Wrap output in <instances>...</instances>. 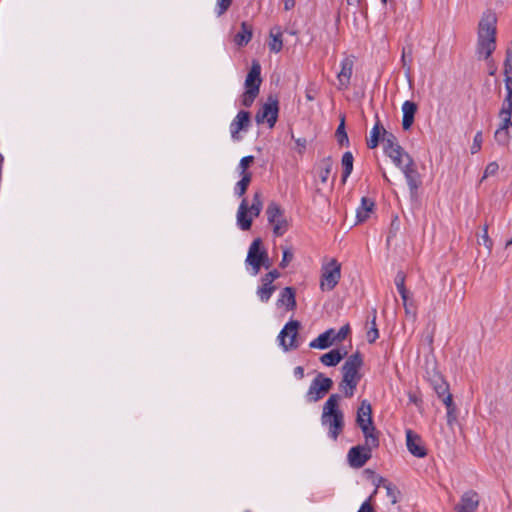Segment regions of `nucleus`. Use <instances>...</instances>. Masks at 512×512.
<instances>
[{
  "mask_svg": "<svg viewBox=\"0 0 512 512\" xmlns=\"http://www.w3.org/2000/svg\"><path fill=\"white\" fill-rule=\"evenodd\" d=\"M497 17L491 11L485 12L478 24L477 55L488 59L496 48Z\"/></svg>",
  "mask_w": 512,
  "mask_h": 512,
  "instance_id": "obj_1",
  "label": "nucleus"
},
{
  "mask_svg": "<svg viewBox=\"0 0 512 512\" xmlns=\"http://www.w3.org/2000/svg\"><path fill=\"white\" fill-rule=\"evenodd\" d=\"M339 394H332L323 405L321 424L328 429V435L337 440L344 428V414L339 409Z\"/></svg>",
  "mask_w": 512,
  "mask_h": 512,
  "instance_id": "obj_2",
  "label": "nucleus"
},
{
  "mask_svg": "<svg viewBox=\"0 0 512 512\" xmlns=\"http://www.w3.org/2000/svg\"><path fill=\"white\" fill-rule=\"evenodd\" d=\"M386 155L403 172L411 193H415L421 185V179L413 158L403 148L392 149Z\"/></svg>",
  "mask_w": 512,
  "mask_h": 512,
  "instance_id": "obj_3",
  "label": "nucleus"
},
{
  "mask_svg": "<svg viewBox=\"0 0 512 512\" xmlns=\"http://www.w3.org/2000/svg\"><path fill=\"white\" fill-rule=\"evenodd\" d=\"M266 214L268 222L273 226L274 235L277 237L284 235L289 228V223L281 207L277 203L271 202L267 207Z\"/></svg>",
  "mask_w": 512,
  "mask_h": 512,
  "instance_id": "obj_4",
  "label": "nucleus"
},
{
  "mask_svg": "<svg viewBox=\"0 0 512 512\" xmlns=\"http://www.w3.org/2000/svg\"><path fill=\"white\" fill-rule=\"evenodd\" d=\"M333 386V381L324 376L322 373H318L310 384V387L305 395L307 402H317L322 399L326 393Z\"/></svg>",
  "mask_w": 512,
  "mask_h": 512,
  "instance_id": "obj_5",
  "label": "nucleus"
},
{
  "mask_svg": "<svg viewBox=\"0 0 512 512\" xmlns=\"http://www.w3.org/2000/svg\"><path fill=\"white\" fill-rule=\"evenodd\" d=\"M278 99L270 95L267 102L264 103L255 115L258 124L267 123L269 128H273L278 118Z\"/></svg>",
  "mask_w": 512,
  "mask_h": 512,
  "instance_id": "obj_6",
  "label": "nucleus"
},
{
  "mask_svg": "<svg viewBox=\"0 0 512 512\" xmlns=\"http://www.w3.org/2000/svg\"><path fill=\"white\" fill-rule=\"evenodd\" d=\"M341 278V265L332 259L323 266L320 288L322 291H331L338 284Z\"/></svg>",
  "mask_w": 512,
  "mask_h": 512,
  "instance_id": "obj_7",
  "label": "nucleus"
},
{
  "mask_svg": "<svg viewBox=\"0 0 512 512\" xmlns=\"http://www.w3.org/2000/svg\"><path fill=\"white\" fill-rule=\"evenodd\" d=\"M266 259V249L262 247V240L260 238H256L252 241L247 257L246 264L252 267V274L257 275Z\"/></svg>",
  "mask_w": 512,
  "mask_h": 512,
  "instance_id": "obj_8",
  "label": "nucleus"
},
{
  "mask_svg": "<svg viewBox=\"0 0 512 512\" xmlns=\"http://www.w3.org/2000/svg\"><path fill=\"white\" fill-rule=\"evenodd\" d=\"M363 364L362 355L359 352H356L348 357L346 362L342 367L343 371V380L347 383H357L360 380L359 369Z\"/></svg>",
  "mask_w": 512,
  "mask_h": 512,
  "instance_id": "obj_9",
  "label": "nucleus"
},
{
  "mask_svg": "<svg viewBox=\"0 0 512 512\" xmlns=\"http://www.w3.org/2000/svg\"><path fill=\"white\" fill-rule=\"evenodd\" d=\"M299 327V321L290 320L279 333L278 338L280 341V345L283 347L285 351H288L290 349H296L298 347L296 339L298 336Z\"/></svg>",
  "mask_w": 512,
  "mask_h": 512,
  "instance_id": "obj_10",
  "label": "nucleus"
},
{
  "mask_svg": "<svg viewBox=\"0 0 512 512\" xmlns=\"http://www.w3.org/2000/svg\"><path fill=\"white\" fill-rule=\"evenodd\" d=\"M374 448L366 445H357L352 447L348 452V462L353 468H361L371 458Z\"/></svg>",
  "mask_w": 512,
  "mask_h": 512,
  "instance_id": "obj_11",
  "label": "nucleus"
},
{
  "mask_svg": "<svg viewBox=\"0 0 512 512\" xmlns=\"http://www.w3.org/2000/svg\"><path fill=\"white\" fill-rule=\"evenodd\" d=\"M406 446L408 451L415 457L423 458L427 455L422 438L411 429L406 430Z\"/></svg>",
  "mask_w": 512,
  "mask_h": 512,
  "instance_id": "obj_12",
  "label": "nucleus"
},
{
  "mask_svg": "<svg viewBox=\"0 0 512 512\" xmlns=\"http://www.w3.org/2000/svg\"><path fill=\"white\" fill-rule=\"evenodd\" d=\"M251 118L250 113L248 111L241 110L238 112L234 120L230 124V133L231 137L234 140H239V132L243 130H247L250 126Z\"/></svg>",
  "mask_w": 512,
  "mask_h": 512,
  "instance_id": "obj_13",
  "label": "nucleus"
},
{
  "mask_svg": "<svg viewBox=\"0 0 512 512\" xmlns=\"http://www.w3.org/2000/svg\"><path fill=\"white\" fill-rule=\"evenodd\" d=\"M353 67L354 60L351 57H346L341 61V69L337 74L340 89L348 88L353 73Z\"/></svg>",
  "mask_w": 512,
  "mask_h": 512,
  "instance_id": "obj_14",
  "label": "nucleus"
},
{
  "mask_svg": "<svg viewBox=\"0 0 512 512\" xmlns=\"http://www.w3.org/2000/svg\"><path fill=\"white\" fill-rule=\"evenodd\" d=\"M261 79V65L258 61H253L250 71L245 79V88L260 91Z\"/></svg>",
  "mask_w": 512,
  "mask_h": 512,
  "instance_id": "obj_15",
  "label": "nucleus"
},
{
  "mask_svg": "<svg viewBox=\"0 0 512 512\" xmlns=\"http://www.w3.org/2000/svg\"><path fill=\"white\" fill-rule=\"evenodd\" d=\"M253 217L254 216L249 214L247 199L243 198L237 211L238 226L244 231L249 230L252 225Z\"/></svg>",
  "mask_w": 512,
  "mask_h": 512,
  "instance_id": "obj_16",
  "label": "nucleus"
},
{
  "mask_svg": "<svg viewBox=\"0 0 512 512\" xmlns=\"http://www.w3.org/2000/svg\"><path fill=\"white\" fill-rule=\"evenodd\" d=\"M479 496L474 491H468L463 494L458 504V512H472L478 508Z\"/></svg>",
  "mask_w": 512,
  "mask_h": 512,
  "instance_id": "obj_17",
  "label": "nucleus"
},
{
  "mask_svg": "<svg viewBox=\"0 0 512 512\" xmlns=\"http://www.w3.org/2000/svg\"><path fill=\"white\" fill-rule=\"evenodd\" d=\"M417 112V105L412 101H405L402 104V127L405 131L409 130L414 123V116Z\"/></svg>",
  "mask_w": 512,
  "mask_h": 512,
  "instance_id": "obj_18",
  "label": "nucleus"
},
{
  "mask_svg": "<svg viewBox=\"0 0 512 512\" xmlns=\"http://www.w3.org/2000/svg\"><path fill=\"white\" fill-rule=\"evenodd\" d=\"M334 334H335V330L329 329V330L325 331L324 333L320 334L313 341H311L309 346L311 348L326 349V348L330 347L334 342H336Z\"/></svg>",
  "mask_w": 512,
  "mask_h": 512,
  "instance_id": "obj_19",
  "label": "nucleus"
},
{
  "mask_svg": "<svg viewBox=\"0 0 512 512\" xmlns=\"http://www.w3.org/2000/svg\"><path fill=\"white\" fill-rule=\"evenodd\" d=\"M359 427L365 437L364 445L372 447L374 449L377 448L379 446V438L373 421L371 422V424H364L360 425Z\"/></svg>",
  "mask_w": 512,
  "mask_h": 512,
  "instance_id": "obj_20",
  "label": "nucleus"
},
{
  "mask_svg": "<svg viewBox=\"0 0 512 512\" xmlns=\"http://www.w3.org/2000/svg\"><path fill=\"white\" fill-rule=\"evenodd\" d=\"M278 306H285L287 310H294L296 307L295 291L291 287H285L279 299L277 300Z\"/></svg>",
  "mask_w": 512,
  "mask_h": 512,
  "instance_id": "obj_21",
  "label": "nucleus"
},
{
  "mask_svg": "<svg viewBox=\"0 0 512 512\" xmlns=\"http://www.w3.org/2000/svg\"><path fill=\"white\" fill-rule=\"evenodd\" d=\"M372 421L371 404L367 400H363L357 411V425L371 424Z\"/></svg>",
  "mask_w": 512,
  "mask_h": 512,
  "instance_id": "obj_22",
  "label": "nucleus"
},
{
  "mask_svg": "<svg viewBox=\"0 0 512 512\" xmlns=\"http://www.w3.org/2000/svg\"><path fill=\"white\" fill-rule=\"evenodd\" d=\"M375 203L372 199L363 197L361 199V205L357 208L356 217L357 222L361 223L368 219L369 214L373 211Z\"/></svg>",
  "mask_w": 512,
  "mask_h": 512,
  "instance_id": "obj_23",
  "label": "nucleus"
},
{
  "mask_svg": "<svg viewBox=\"0 0 512 512\" xmlns=\"http://www.w3.org/2000/svg\"><path fill=\"white\" fill-rule=\"evenodd\" d=\"M253 35L252 27L247 22L241 23V30L234 36L235 43L242 47L247 45Z\"/></svg>",
  "mask_w": 512,
  "mask_h": 512,
  "instance_id": "obj_24",
  "label": "nucleus"
},
{
  "mask_svg": "<svg viewBox=\"0 0 512 512\" xmlns=\"http://www.w3.org/2000/svg\"><path fill=\"white\" fill-rule=\"evenodd\" d=\"M347 352L341 353L338 349L329 351L320 357V361L325 366H336L346 356Z\"/></svg>",
  "mask_w": 512,
  "mask_h": 512,
  "instance_id": "obj_25",
  "label": "nucleus"
},
{
  "mask_svg": "<svg viewBox=\"0 0 512 512\" xmlns=\"http://www.w3.org/2000/svg\"><path fill=\"white\" fill-rule=\"evenodd\" d=\"M381 489L385 491L386 496L391 503L395 504L397 502V495L399 494V491L391 483L382 478L376 486V492H379Z\"/></svg>",
  "mask_w": 512,
  "mask_h": 512,
  "instance_id": "obj_26",
  "label": "nucleus"
},
{
  "mask_svg": "<svg viewBox=\"0 0 512 512\" xmlns=\"http://www.w3.org/2000/svg\"><path fill=\"white\" fill-rule=\"evenodd\" d=\"M283 47L282 33L280 28H273L270 31L269 48L272 52L278 53Z\"/></svg>",
  "mask_w": 512,
  "mask_h": 512,
  "instance_id": "obj_27",
  "label": "nucleus"
},
{
  "mask_svg": "<svg viewBox=\"0 0 512 512\" xmlns=\"http://www.w3.org/2000/svg\"><path fill=\"white\" fill-rule=\"evenodd\" d=\"M276 290V286L267 282L261 281V286L257 289V296L259 297L261 302H268L271 298L272 294Z\"/></svg>",
  "mask_w": 512,
  "mask_h": 512,
  "instance_id": "obj_28",
  "label": "nucleus"
},
{
  "mask_svg": "<svg viewBox=\"0 0 512 512\" xmlns=\"http://www.w3.org/2000/svg\"><path fill=\"white\" fill-rule=\"evenodd\" d=\"M383 143H384V152L389 153L392 151V149H400L402 148L397 141V138L391 133L383 129V137H382Z\"/></svg>",
  "mask_w": 512,
  "mask_h": 512,
  "instance_id": "obj_29",
  "label": "nucleus"
},
{
  "mask_svg": "<svg viewBox=\"0 0 512 512\" xmlns=\"http://www.w3.org/2000/svg\"><path fill=\"white\" fill-rule=\"evenodd\" d=\"M353 155L351 152H345L342 156L341 164L343 167L342 181L345 182L353 170Z\"/></svg>",
  "mask_w": 512,
  "mask_h": 512,
  "instance_id": "obj_30",
  "label": "nucleus"
},
{
  "mask_svg": "<svg viewBox=\"0 0 512 512\" xmlns=\"http://www.w3.org/2000/svg\"><path fill=\"white\" fill-rule=\"evenodd\" d=\"M263 208L262 194L257 191L253 195L252 204L248 205V211L251 216L258 217Z\"/></svg>",
  "mask_w": 512,
  "mask_h": 512,
  "instance_id": "obj_31",
  "label": "nucleus"
},
{
  "mask_svg": "<svg viewBox=\"0 0 512 512\" xmlns=\"http://www.w3.org/2000/svg\"><path fill=\"white\" fill-rule=\"evenodd\" d=\"M383 127L380 125V122L377 121L372 130L370 131V137L367 139V146L370 149H374L379 144L381 131L383 132Z\"/></svg>",
  "mask_w": 512,
  "mask_h": 512,
  "instance_id": "obj_32",
  "label": "nucleus"
},
{
  "mask_svg": "<svg viewBox=\"0 0 512 512\" xmlns=\"http://www.w3.org/2000/svg\"><path fill=\"white\" fill-rule=\"evenodd\" d=\"M511 137L512 130H508L506 128H498L494 134L495 141L501 146H507Z\"/></svg>",
  "mask_w": 512,
  "mask_h": 512,
  "instance_id": "obj_33",
  "label": "nucleus"
},
{
  "mask_svg": "<svg viewBox=\"0 0 512 512\" xmlns=\"http://www.w3.org/2000/svg\"><path fill=\"white\" fill-rule=\"evenodd\" d=\"M241 177V180H239L235 186V193L239 197H242L246 193L247 188L252 180V174H244L241 175Z\"/></svg>",
  "mask_w": 512,
  "mask_h": 512,
  "instance_id": "obj_34",
  "label": "nucleus"
},
{
  "mask_svg": "<svg viewBox=\"0 0 512 512\" xmlns=\"http://www.w3.org/2000/svg\"><path fill=\"white\" fill-rule=\"evenodd\" d=\"M333 162L330 157L325 158L321 162V171L320 178L323 183H325L332 171Z\"/></svg>",
  "mask_w": 512,
  "mask_h": 512,
  "instance_id": "obj_35",
  "label": "nucleus"
},
{
  "mask_svg": "<svg viewBox=\"0 0 512 512\" xmlns=\"http://www.w3.org/2000/svg\"><path fill=\"white\" fill-rule=\"evenodd\" d=\"M336 137H337L338 143L341 146L349 144V139H348L347 133L345 131L344 118L341 119V122L336 130Z\"/></svg>",
  "mask_w": 512,
  "mask_h": 512,
  "instance_id": "obj_36",
  "label": "nucleus"
},
{
  "mask_svg": "<svg viewBox=\"0 0 512 512\" xmlns=\"http://www.w3.org/2000/svg\"><path fill=\"white\" fill-rule=\"evenodd\" d=\"M259 94V91H256V89L254 90H251V89H247L245 90V92L243 93L242 95V105L245 106V107H250L254 100L256 99V97L258 96Z\"/></svg>",
  "mask_w": 512,
  "mask_h": 512,
  "instance_id": "obj_37",
  "label": "nucleus"
},
{
  "mask_svg": "<svg viewBox=\"0 0 512 512\" xmlns=\"http://www.w3.org/2000/svg\"><path fill=\"white\" fill-rule=\"evenodd\" d=\"M371 324H372V327L367 331V340L369 343H374L379 337V332L376 327V311L375 310L373 313V318L371 320Z\"/></svg>",
  "mask_w": 512,
  "mask_h": 512,
  "instance_id": "obj_38",
  "label": "nucleus"
},
{
  "mask_svg": "<svg viewBox=\"0 0 512 512\" xmlns=\"http://www.w3.org/2000/svg\"><path fill=\"white\" fill-rule=\"evenodd\" d=\"M504 75L505 78L512 79V50L508 49L506 52V59L504 61Z\"/></svg>",
  "mask_w": 512,
  "mask_h": 512,
  "instance_id": "obj_39",
  "label": "nucleus"
},
{
  "mask_svg": "<svg viewBox=\"0 0 512 512\" xmlns=\"http://www.w3.org/2000/svg\"><path fill=\"white\" fill-rule=\"evenodd\" d=\"M357 383L354 382L353 383H347V382H344V380L342 379L341 383L339 384V388L340 390H342L344 392V395L345 397H352L353 394H354V390L356 389L357 387Z\"/></svg>",
  "mask_w": 512,
  "mask_h": 512,
  "instance_id": "obj_40",
  "label": "nucleus"
},
{
  "mask_svg": "<svg viewBox=\"0 0 512 512\" xmlns=\"http://www.w3.org/2000/svg\"><path fill=\"white\" fill-rule=\"evenodd\" d=\"M434 390L437 393L438 397L440 398L449 393V386L446 382L439 379L438 381H436V383L434 385Z\"/></svg>",
  "mask_w": 512,
  "mask_h": 512,
  "instance_id": "obj_41",
  "label": "nucleus"
},
{
  "mask_svg": "<svg viewBox=\"0 0 512 512\" xmlns=\"http://www.w3.org/2000/svg\"><path fill=\"white\" fill-rule=\"evenodd\" d=\"M253 161H254L253 156H245L240 160V163H239L240 175L251 174L250 172H247V169L253 163Z\"/></svg>",
  "mask_w": 512,
  "mask_h": 512,
  "instance_id": "obj_42",
  "label": "nucleus"
},
{
  "mask_svg": "<svg viewBox=\"0 0 512 512\" xmlns=\"http://www.w3.org/2000/svg\"><path fill=\"white\" fill-rule=\"evenodd\" d=\"M232 0H217L216 12L218 16L223 15L230 7Z\"/></svg>",
  "mask_w": 512,
  "mask_h": 512,
  "instance_id": "obj_43",
  "label": "nucleus"
},
{
  "mask_svg": "<svg viewBox=\"0 0 512 512\" xmlns=\"http://www.w3.org/2000/svg\"><path fill=\"white\" fill-rule=\"evenodd\" d=\"M482 141H483L482 132L479 131L476 133V135L474 136V139H473V144L471 146L472 154L477 153L481 149Z\"/></svg>",
  "mask_w": 512,
  "mask_h": 512,
  "instance_id": "obj_44",
  "label": "nucleus"
},
{
  "mask_svg": "<svg viewBox=\"0 0 512 512\" xmlns=\"http://www.w3.org/2000/svg\"><path fill=\"white\" fill-rule=\"evenodd\" d=\"M395 284L399 293H403L405 288V275L399 271L395 277Z\"/></svg>",
  "mask_w": 512,
  "mask_h": 512,
  "instance_id": "obj_45",
  "label": "nucleus"
},
{
  "mask_svg": "<svg viewBox=\"0 0 512 512\" xmlns=\"http://www.w3.org/2000/svg\"><path fill=\"white\" fill-rule=\"evenodd\" d=\"M512 115V100L504 99L499 116Z\"/></svg>",
  "mask_w": 512,
  "mask_h": 512,
  "instance_id": "obj_46",
  "label": "nucleus"
},
{
  "mask_svg": "<svg viewBox=\"0 0 512 512\" xmlns=\"http://www.w3.org/2000/svg\"><path fill=\"white\" fill-rule=\"evenodd\" d=\"M349 332H350V327L348 324L342 326L339 331H337V332L335 331L334 336H335L336 342L343 341L347 337Z\"/></svg>",
  "mask_w": 512,
  "mask_h": 512,
  "instance_id": "obj_47",
  "label": "nucleus"
},
{
  "mask_svg": "<svg viewBox=\"0 0 512 512\" xmlns=\"http://www.w3.org/2000/svg\"><path fill=\"white\" fill-rule=\"evenodd\" d=\"M498 169H499V165L496 162L489 163L485 168L484 175H483L482 179L495 175L498 172Z\"/></svg>",
  "mask_w": 512,
  "mask_h": 512,
  "instance_id": "obj_48",
  "label": "nucleus"
},
{
  "mask_svg": "<svg viewBox=\"0 0 512 512\" xmlns=\"http://www.w3.org/2000/svg\"><path fill=\"white\" fill-rule=\"evenodd\" d=\"M401 60L403 62V66L407 67V71H409L410 70V64L412 62V49L411 48L408 49V52H406L405 49L403 50Z\"/></svg>",
  "mask_w": 512,
  "mask_h": 512,
  "instance_id": "obj_49",
  "label": "nucleus"
},
{
  "mask_svg": "<svg viewBox=\"0 0 512 512\" xmlns=\"http://www.w3.org/2000/svg\"><path fill=\"white\" fill-rule=\"evenodd\" d=\"M280 277V273L277 270H272L269 273L265 274L261 281H267L271 284H273L274 280Z\"/></svg>",
  "mask_w": 512,
  "mask_h": 512,
  "instance_id": "obj_50",
  "label": "nucleus"
},
{
  "mask_svg": "<svg viewBox=\"0 0 512 512\" xmlns=\"http://www.w3.org/2000/svg\"><path fill=\"white\" fill-rule=\"evenodd\" d=\"M292 258H293V253L291 251H289L288 249H285L283 251V257L280 262V267L285 268L288 265V263L292 260Z\"/></svg>",
  "mask_w": 512,
  "mask_h": 512,
  "instance_id": "obj_51",
  "label": "nucleus"
},
{
  "mask_svg": "<svg viewBox=\"0 0 512 512\" xmlns=\"http://www.w3.org/2000/svg\"><path fill=\"white\" fill-rule=\"evenodd\" d=\"M456 408L455 406L451 407V408H447V424L449 426H452L454 424V422L456 421Z\"/></svg>",
  "mask_w": 512,
  "mask_h": 512,
  "instance_id": "obj_52",
  "label": "nucleus"
},
{
  "mask_svg": "<svg viewBox=\"0 0 512 512\" xmlns=\"http://www.w3.org/2000/svg\"><path fill=\"white\" fill-rule=\"evenodd\" d=\"M505 89H506V97L504 99L512 100V79L505 78Z\"/></svg>",
  "mask_w": 512,
  "mask_h": 512,
  "instance_id": "obj_53",
  "label": "nucleus"
},
{
  "mask_svg": "<svg viewBox=\"0 0 512 512\" xmlns=\"http://www.w3.org/2000/svg\"><path fill=\"white\" fill-rule=\"evenodd\" d=\"M440 399L443 401V403L445 404L446 408H451V407L455 406L454 403H453L452 395L450 393H448L445 396L440 397Z\"/></svg>",
  "mask_w": 512,
  "mask_h": 512,
  "instance_id": "obj_54",
  "label": "nucleus"
},
{
  "mask_svg": "<svg viewBox=\"0 0 512 512\" xmlns=\"http://www.w3.org/2000/svg\"><path fill=\"white\" fill-rule=\"evenodd\" d=\"M481 239L483 240V244H484L488 249H490V247H491V241H490V239H489V237H488V228H487V226H485V227H484V229H483V234H482V236H481Z\"/></svg>",
  "mask_w": 512,
  "mask_h": 512,
  "instance_id": "obj_55",
  "label": "nucleus"
},
{
  "mask_svg": "<svg viewBox=\"0 0 512 512\" xmlns=\"http://www.w3.org/2000/svg\"><path fill=\"white\" fill-rule=\"evenodd\" d=\"M357 512H373V507L370 504V501H364Z\"/></svg>",
  "mask_w": 512,
  "mask_h": 512,
  "instance_id": "obj_56",
  "label": "nucleus"
},
{
  "mask_svg": "<svg viewBox=\"0 0 512 512\" xmlns=\"http://www.w3.org/2000/svg\"><path fill=\"white\" fill-rule=\"evenodd\" d=\"M296 145L299 147V153H303V151L306 149L307 141L305 138H298L295 140Z\"/></svg>",
  "mask_w": 512,
  "mask_h": 512,
  "instance_id": "obj_57",
  "label": "nucleus"
},
{
  "mask_svg": "<svg viewBox=\"0 0 512 512\" xmlns=\"http://www.w3.org/2000/svg\"><path fill=\"white\" fill-rule=\"evenodd\" d=\"M294 376L301 380L304 377V368L302 366H297L294 368Z\"/></svg>",
  "mask_w": 512,
  "mask_h": 512,
  "instance_id": "obj_58",
  "label": "nucleus"
},
{
  "mask_svg": "<svg viewBox=\"0 0 512 512\" xmlns=\"http://www.w3.org/2000/svg\"><path fill=\"white\" fill-rule=\"evenodd\" d=\"M284 9L286 11L291 10L295 6V0H283Z\"/></svg>",
  "mask_w": 512,
  "mask_h": 512,
  "instance_id": "obj_59",
  "label": "nucleus"
},
{
  "mask_svg": "<svg viewBox=\"0 0 512 512\" xmlns=\"http://www.w3.org/2000/svg\"><path fill=\"white\" fill-rule=\"evenodd\" d=\"M401 295V298L403 300V304L405 306V308H407V290L405 289L403 293H399ZM406 311L408 312V309H406Z\"/></svg>",
  "mask_w": 512,
  "mask_h": 512,
  "instance_id": "obj_60",
  "label": "nucleus"
},
{
  "mask_svg": "<svg viewBox=\"0 0 512 512\" xmlns=\"http://www.w3.org/2000/svg\"><path fill=\"white\" fill-rule=\"evenodd\" d=\"M262 266L265 267L266 269L270 268V266H271V262L269 260L267 252H266V259L264 260V263L262 264Z\"/></svg>",
  "mask_w": 512,
  "mask_h": 512,
  "instance_id": "obj_61",
  "label": "nucleus"
},
{
  "mask_svg": "<svg viewBox=\"0 0 512 512\" xmlns=\"http://www.w3.org/2000/svg\"><path fill=\"white\" fill-rule=\"evenodd\" d=\"M349 5H359L361 0H347Z\"/></svg>",
  "mask_w": 512,
  "mask_h": 512,
  "instance_id": "obj_62",
  "label": "nucleus"
},
{
  "mask_svg": "<svg viewBox=\"0 0 512 512\" xmlns=\"http://www.w3.org/2000/svg\"><path fill=\"white\" fill-rule=\"evenodd\" d=\"M382 176H383V178H384V180H385L386 182L390 183V179L388 178V176H387L386 172H383V173H382Z\"/></svg>",
  "mask_w": 512,
  "mask_h": 512,
  "instance_id": "obj_63",
  "label": "nucleus"
},
{
  "mask_svg": "<svg viewBox=\"0 0 512 512\" xmlns=\"http://www.w3.org/2000/svg\"><path fill=\"white\" fill-rule=\"evenodd\" d=\"M306 98L309 100V101H312L314 99V97L309 93L307 92L306 93Z\"/></svg>",
  "mask_w": 512,
  "mask_h": 512,
  "instance_id": "obj_64",
  "label": "nucleus"
}]
</instances>
